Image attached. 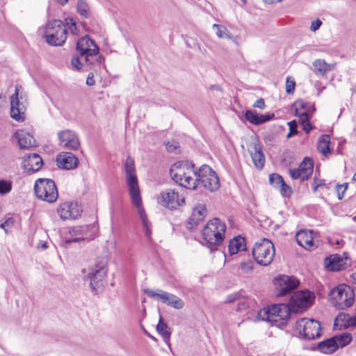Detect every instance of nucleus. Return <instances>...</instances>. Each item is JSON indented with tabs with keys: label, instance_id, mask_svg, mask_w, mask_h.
I'll use <instances>...</instances> for the list:
<instances>
[{
	"label": "nucleus",
	"instance_id": "nucleus-5",
	"mask_svg": "<svg viewBox=\"0 0 356 356\" xmlns=\"http://www.w3.org/2000/svg\"><path fill=\"white\" fill-rule=\"evenodd\" d=\"M332 304L339 309H345L351 307L354 302V293L346 284H340L328 293Z\"/></svg>",
	"mask_w": 356,
	"mask_h": 356
},
{
	"label": "nucleus",
	"instance_id": "nucleus-40",
	"mask_svg": "<svg viewBox=\"0 0 356 356\" xmlns=\"http://www.w3.org/2000/svg\"><path fill=\"white\" fill-rule=\"evenodd\" d=\"M284 181L283 177L279 174L273 173L269 177L270 184L275 188L278 189Z\"/></svg>",
	"mask_w": 356,
	"mask_h": 356
},
{
	"label": "nucleus",
	"instance_id": "nucleus-12",
	"mask_svg": "<svg viewBox=\"0 0 356 356\" xmlns=\"http://www.w3.org/2000/svg\"><path fill=\"white\" fill-rule=\"evenodd\" d=\"M76 50L81 57H84L85 61H88L89 57L97 56L99 52L96 42L88 35L79 39L76 42Z\"/></svg>",
	"mask_w": 356,
	"mask_h": 356
},
{
	"label": "nucleus",
	"instance_id": "nucleus-27",
	"mask_svg": "<svg viewBox=\"0 0 356 356\" xmlns=\"http://www.w3.org/2000/svg\"><path fill=\"white\" fill-rule=\"evenodd\" d=\"M16 137L20 149H29L35 146V138L26 132L17 133Z\"/></svg>",
	"mask_w": 356,
	"mask_h": 356
},
{
	"label": "nucleus",
	"instance_id": "nucleus-58",
	"mask_svg": "<svg viewBox=\"0 0 356 356\" xmlns=\"http://www.w3.org/2000/svg\"><path fill=\"white\" fill-rule=\"evenodd\" d=\"M248 307V302L244 299L238 300V306L236 310L238 312L245 310Z\"/></svg>",
	"mask_w": 356,
	"mask_h": 356
},
{
	"label": "nucleus",
	"instance_id": "nucleus-62",
	"mask_svg": "<svg viewBox=\"0 0 356 356\" xmlns=\"http://www.w3.org/2000/svg\"><path fill=\"white\" fill-rule=\"evenodd\" d=\"M356 327V313L350 316V318H349V325H347L345 326V328H349V327Z\"/></svg>",
	"mask_w": 356,
	"mask_h": 356
},
{
	"label": "nucleus",
	"instance_id": "nucleus-48",
	"mask_svg": "<svg viewBox=\"0 0 356 356\" xmlns=\"http://www.w3.org/2000/svg\"><path fill=\"white\" fill-rule=\"evenodd\" d=\"M296 82L290 76L286 79V92L288 95H293L295 91Z\"/></svg>",
	"mask_w": 356,
	"mask_h": 356
},
{
	"label": "nucleus",
	"instance_id": "nucleus-49",
	"mask_svg": "<svg viewBox=\"0 0 356 356\" xmlns=\"http://www.w3.org/2000/svg\"><path fill=\"white\" fill-rule=\"evenodd\" d=\"M90 238H89V236H80V237H74L72 238L65 239L64 242L65 244H71L72 243H79L81 241H83L86 240L89 241L90 240L93 239L95 236L93 234H90Z\"/></svg>",
	"mask_w": 356,
	"mask_h": 356
},
{
	"label": "nucleus",
	"instance_id": "nucleus-59",
	"mask_svg": "<svg viewBox=\"0 0 356 356\" xmlns=\"http://www.w3.org/2000/svg\"><path fill=\"white\" fill-rule=\"evenodd\" d=\"M240 298V296L238 293H232L227 296V302L232 303L235 302L236 300H238Z\"/></svg>",
	"mask_w": 356,
	"mask_h": 356
},
{
	"label": "nucleus",
	"instance_id": "nucleus-42",
	"mask_svg": "<svg viewBox=\"0 0 356 356\" xmlns=\"http://www.w3.org/2000/svg\"><path fill=\"white\" fill-rule=\"evenodd\" d=\"M178 169L179 170V172H174L173 169L171 168L170 170V173L172 180L175 181L177 184H179L180 186H181L184 176H185V172L182 171L181 168Z\"/></svg>",
	"mask_w": 356,
	"mask_h": 356
},
{
	"label": "nucleus",
	"instance_id": "nucleus-56",
	"mask_svg": "<svg viewBox=\"0 0 356 356\" xmlns=\"http://www.w3.org/2000/svg\"><path fill=\"white\" fill-rule=\"evenodd\" d=\"M291 177L293 179H298L300 177V174L302 172L299 168H294V169H290L289 170Z\"/></svg>",
	"mask_w": 356,
	"mask_h": 356
},
{
	"label": "nucleus",
	"instance_id": "nucleus-61",
	"mask_svg": "<svg viewBox=\"0 0 356 356\" xmlns=\"http://www.w3.org/2000/svg\"><path fill=\"white\" fill-rule=\"evenodd\" d=\"M94 56H92V57H89L88 60L85 61V62L89 65H95V63H97L99 64L101 63L102 56H99L98 58H93Z\"/></svg>",
	"mask_w": 356,
	"mask_h": 356
},
{
	"label": "nucleus",
	"instance_id": "nucleus-24",
	"mask_svg": "<svg viewBox=\"0 0 356 356\" xmlns=\"http://www.w3.org/2000/svg\"><path fill=\"white\" fill-rule=\"evenodd\" d=\"M332 337L320 341L313 348L314 350H318L324 354H332L338 350V346Z\"/></svg>",
	"mask_w": 356,
	"mask_h": 356
},
{
	"label": "nucleus",
	"instance_id": "nucleus-55",
	"mask_svg": "<svg viewBox=\"0 0 356 356\" xmlns=\"http://www.w3.org/2000/svg\"><path fill=\"white\" fill-rule=\"evenodd\" d=\"M300 124L302 130L307 134L314 129V126L310 121L302 122Z\"/></svg>",
	"mask_w": 356,
	"mask_h": 356
},
{
	"label": "nucleus",
	"instance_id": "nucleus-32",
	"mask_svg": "<svg viewBox=\"0 0 356 356\" xmlns=\"http://www.w3.org/2000/svg\"><path fill=\"white\" fill-rule=\"evenodd\" d=\"M95 229V226L94 225H86L83 226H79V227H74L70 229V234L72 236H76V235H82V236H90V235L88 234V231L89 229ZM90 238V237H89Z\"/></svg>",
	"mask_w": 356,
	"mask_h": 356
},
{
	"label": "nucleus",
	"instance_id": "nucleus-36",
	"mask_svg": "<svg viewBox=\"0 0 356 356\" xmlns=\"http://www.w3.org/2000/svg\"><path fill=\"white\" fill-rule=\"evenodd\" d=\"M300 170L302 172L312 173L314 170V161L309 157H305L302 161L300 163Z\"/></svg>",
	"mask_w": 356,
	"mask_h": 356
},
{
	"label": "nucleus",
	"instance_id": "nucleus-22",
	"mask_svg": "<svg viewBox=\"0 0 356 356\" xmlns=\"http://www.w3.org/2000/svg\"><path fill=\"white\" fill-rule=\"evenodd\" d=\"M297 243L306 250L315 247L312 231L300 230L296 235Z\"/></svg>",
	"mask_w": 356,
	"mask_h": 356
},
{
	"label": "nucleus",
	"instance_id": "nucleus-11",
	"mask_svg": "<svg viewBox=\"0 0 356 356\" xmlns=\"http://www.w3.org/2000/svg\"><path fill=\"white\" fill-rule=\"evenodd\" d=\"M143 291L149 298L159 300L175 309H181L184 307V302L181 298L167 291L158 289V292H155L149 289H144Z\"/></svg>",
	"mask_w": 356,
	"mask_h": 356
},
{
	"label": "nucleus",
	"instance_id": "nucleus-51",
	"mask_svg": "<svg viewBox=\"0 0 356 356\" xmlns=\"http://www.w3.org/2000/svg\"><path fill=\"white\" fill-rule=\"evenodd\" d=\"M65 27L67 26L72 33H74L77 30L76 24L75 20L72 17H67L65 19Z\"/></svg>",
	"mask_w": 356,
	"mask_h": 356
},
{
	"label": "nucleus",
	"instance_id": "nucleus-44",
	"mask_svg": "<svg viewBox=\"0 0 356 356\" xmlns=\"http://www.w3.org/2000/svg\"><path fill=\"white\" fill-rule=\"evenodd\" d=\"M289 131L286 135L287 138H290L293 136H296L299 134V131L298 130V122L296 120H293L287 123Z\"/></svg>",
	"mask_w": 356,
	"mask_h": 356
},
{
	"label": "nucleus",
	"instance_id": "nucleus-39",
	"mask_svg": "<svg viewBox=\"0 0 356 356\" xmlns=\"http://www.w3.org/2000/svg\"><path fill=\"white\" fill-rule=\"evenodd\" d=\"M181 186L186 188L195 189L198 187V181H196V178L193 179L191 176H187L185 174L182 181Z\"/></svg>",
	"mask_w": 356,
	"mask_h": 356
},
{
	"label": "nucleus",
	"instance_id": "nucleus-25",
	"mask_svg": "<svg viewBox=\"0 0 356 356\" xmlns=\"http://www.w3.org/2000/svg\"><path fill=\"white\" fill-rule=\"evenodd\" d=\"M203 187L210 192H215L220 188V181L218 175H210L198 182V187Z\"/></svg>",
	"mask_w": 356,
	"mask_h": 356
},
{
	"label": "nucleus",
	"instance_id": "nucleus-7",
	"mask_svg": "<svg viewBox=\"0 0 356 356\" xmlns=\"http://www.w3.org/2000/svg\"><path fill=\"white\" fill-rule=\"evenodd\" d=\"M273 283L277 298L291 296L300 284V280L295 276L284 274H280L274 277Z\"/></svg>",
	"mask_w": 356,
	"mask_h": 356
},
{
	"label": "nucleus",
	"instance_id": "nucleus-20",
	"mask_svg": "<svg viewBox=\"0 0 356 356\" xmlns=\"http://www.w3.org/2000/svg\"><path fill=\"white\" fill-rule=\"evenodd\" d=\"M207 214V209L204 204L196 206L188 220L187 228L192 229L202 222Z\"/></svg>",
	"mask_w": 356,
	"mask_h": 356
},
{
	"label": "nucleus",
	"instance_id": "nucleus-1",
	"mask_svg": "<svg viewBox=\"0 0 356 356\" xmlns=\"http://www.w3.org/2000/svg\"><path fill=\"white\" fill-rule=\"evenodd\" d=\"M124 165L126 183L129 188V193L132 204L138 209V212L143 224L145 235L149 239L152 235L151 222L148 220L145 209L142 207V198L138 178L136 174L134 160L130 156H128Z\"/></svg>",
	"mask_w": 356,
	"mask_h": 356
},
{
	"label": "nucleus",
	"instance_id": "nucleus-15",
	"mask_svg": "<svg viewBox=\"0 0 356 356\" xmlns=\"http://www.w3.org/2000/svg\"><path fill=\"white\" fill-rule=\"evenodd\" d=\"M43 165L42 157L37 153L26 154L23 156L22 168L28 175H33L40 170Z\"/></svg>",
	"mask_w": 356,
	"mask_h": 356
},
{
	"label": "nucleus",
	"instance_id": "nucleus-8",
	"mask_svg": "<svg viewBox=\"0 0 356 356\" xmlns=\"http://www.w3.org/2000/svg\"><path fill=\"white\" fill-rule=\"evenodd\" d=\"M34 192L38 199L49 203L54 202L58 197L56 184L51 179H38L34 184Z\"/></svg>",
	"mask_w": 356,
	"mask_h": 356
},
{
	"label": "nucleus",
	"instance_id": "nucleus-9",
	"mask_svg": "<svg viewBox=\"0 0 356 356\" xmlns=\"http://www.w3.org/2000/svg\"><path fill=\"white\" fill-rule=\"evenodd\" d=\"M315 294L309 290H300L293 293L289 298V304L293 309V313L305 311L314 302Z\"/></svg>",
	"mask_w": 356,
	"mask_h": 356
},
{
	"label": "nucleus",
	"instance_id": "nucleus-64",
	"mask_svg": "<svg viewBox=\"0 0 356 356\" xmlns=\"http://www.w3.org/2000/svg\"><path fill=\"white\" fill-rule=\"evenodd\" d=\"M177 147L178 146L175 143H170V142H168L166 144V148L169 152H174L175 149H177Z\"/></svg>",
	"mask_w": 356,
	"mask_h": 356
},
{
	"label": "nucleus",
	"instance_id": "nucleus-2",
	"mask_svg": "<svg viewBox=\"0 0 356 356\" xmlns=\"http://www.w3.org/2000/svg\"><path fill=\"white\" fill-rule=\"evenodd\" d=\"M293 309L289 302L278 303L263 308L257 314V318L264 321L270 322L278 327L285 326L290 319Z\"/></svg>",
	"mask_w": 356,
	"mask_h": 356
},
{
	"label": "nucleus",
	"instance_id": "nucleus-23",
	"mask_svg": "<svg viewBox=\"0 0 356 356\" xmlns=\"http://www.w3.org/2000/svg\"><path fill=\"white\" fill-rule=\"evenodd\" d=\"M77 207V202H65L59 206L58 208V213L60 218L67 220L69 218H76L80 216L78 210L76 211H72V207Z\"/></svg>",
	"mask_w": 356,
	"mask_h": 356
},
{
	"label": "nucleus",
	"instance_id": "nucleus-33",
	"mask_svg": "<svg viewBox=\"0 0 356 356\" xmlns=\"http://www.w3.org/2000/svg\"><path fill=\"white\" fill-rule=\"evenodd\" d=\"M90 6L86 0H78L76 3V12L83 19L89 17Z\"/></svg>",
	"mask_w": 356,
	"mask_h": 356
},
{
	"label": "nucleus",
	"instance_id": "nucleus-26",
	"mask_svg": "<svg viewBox=\"0 0 356 356\" xmlns=\"http://www.w3.org/2000/svg\"><path fill=\"white\" fill-rule=\"evenodd\" d=\"M229 252L231 255L235 254L240 251L246 250L245 239L241 236H235L230 240L228 245Z\"/></svg>",
	"mask_w": 356,
	"mask_h": 356
},
{
	"label": "nucleus",
	"instance_id": "nucleus-14",
	"mask_svg": "<svg viewBox=\"0 0 356 356\" xmlns=\"http://www.w3.org/2000/svg\"><path fill=\"white\" fill-rule=\"evenodd\" d=\"M158 202L169 209H176L178 207L185 202L184 198L180 197L177 192L172 190H166L160 193L158 197Z\"/></svg>",
	"mask_w": 356,
	"mask_h": 356
},
{
	"label": "nucleus",
	"instance_id": "nucleus-16",
	"mask_svg": "<svg viewBox=\"0 0 356 356\" xmlns=\"http://www.w3.org/2000/svg\"><path fill=\"white\" fill-rule=\"evenodd\" d=\"M25 109L23 102L19 99L18 89L16 88L10 99V117L17 122L24 121Z\"/></svg>",
	"mask_w": 356,
	"mask_h": 356
},
{
	"label": "nucleus",
	"instance_id": "nucleus-37",
	"mask_svg": "<svg viewBox=\"0 0 356 356\" xmlns=\"http://www.w3.org/2000/svg\"><path fill=\"white\" fill-rule=\"evenodd\" d=\"M298 106L300 109H305L306 111L310 110V111L315 112L316 108L313 103L309 102H304L300 99L296 100L292 105L291 107Z\"/></svg>",
	"mask_w": 356,
	"mask_h": 356
},
{
	"label": "nucleus",
	"instance_id": "nucleus-41",
	"mask_svg": "<svg viewBox=\"0 0 356 356\" xmlns=\"http://www.w3.org/2000/svg\"><path fill=\"white\" fill-rule=\"evenodd\" d=\"M213 29L216 30V35L219 38H229V31L224 26L214 24Z\"/></svg>",
	"mask_w": 356,
	"mask_h": 356
},
{
	"label": "nucleus",
	"instance_id": "nucleus-43",
	"mask_svg": "<svg viewBox=\"0 0 356 356\" xmlns=\"http://www.w3.org/2000/svg\"><path fill=\"white\" fill-rule=\"evenodd\" d=\"M12 190V183L6 179H0V195H3Z\"/></svg>",
	"mask_w": 356,
	"mask_h": 356
},
{
	"label": "nucleus",
	"instance_id": "nucleus-6",
	"mask_svg": "<svg viewBox=\"0 0 356 356\" xmlns=\"http://www.w3.org/2000/svg\"><path fill=\"white\" fill-rule=\"evenodd\" d=\"M252 254L258 264L267 266L271 264L275 256L274 245L269 239L261 238L254 243Z\"/></svg>",
	"mask_w": 356,
	"mask_h": 356
},
{
	"label": "nucleus",
	"instance_id": "nucleus-13",
	"mask_svg": "<svg viewBox=\"0 0 356 356\" xmlns=\"http://www.w3.org/2000/svg\"><path fill=\"white\" fill-rule=\"evenodd\" d=\"M324 265L326 270L331 272L344 270L350 266L348 254V252H343V255L339 254H330L325 258Z\"/></svg>",
	"mask_w": 356,
	"mask_h": 356
},
{
	"label": "nucleus",
	"instance_id": "nucleus-54",
	"mask_svg": "<svg viewBox=\"0 0 356 356\" xmlns=\"http://www.w3.org/2000/svg\"><path fill=\"white\" fill-rule=\"evenodd\" d=\"M71 64L72 65V67L77 70H81L83 65V63L80 61V58L78 56H74L72 58Z\"/></svg>",
	"mask_w": 356,
	"mask_h": 356
},
{
	"label": "nucleus",
	"instance_id": "nucleus-18",
	"mask_svg": "<svg viewBox=\"0 0 356 356\" xmlns=\"http://www.w3.org/2000/svg\"><path fill=\"white\" fill-rule=\"evenodd\" d=\"M56 163L59 168L72 170L77 168L79 159L72 152H61L56 156Z\"/></svg>",
	"mask_w": 356,
	"mask_h": 356
},
{
	"label": "nucleus",
	"instance_id": "nucleus-46",
	"mask_svg": "<svg viewBox=\"0 0 356 356\" xmlns=\"http://www.w3.org/2000/svg\"><path fill=\"white\" fill-rule=\"evenodd\" d=\"M240 268L244 273L250 272L254 268V262L251 259L243 260L240 264Z\"/></svg>",
	"mask_w": 356,
	"mask_h": 356
},
{
	"label": "nucleus",
	"instance_id": "nucleus-35",
	"mask_svg": "<svg viewBox=\"0 0 356 356\" xmlns=\"http://www.w3.org/2000/svg\"><path fill=\"white\" fill-rule=\"evenodd\" d=\"M349 318H350V314H348L347 313H344V312H340L337 316V317L334 318V327L337 326L338 322L341 321V322H342V324L340 325L339 329L340 330L346 329L345 326H346L347 325H349Z\"/></svg>",
	"mask_w": 356,
	"mask_h": 356
},
{
	"label": "nucleus",
	"instance_id": "nucleus-47",
	"mask_svg": "<svg viewBox=\"0 0 356 356\" xmlns=\"http://www.w3.org/2000/svg\"><path fill=\"white\" fill-rule=\"evenodd\" d=\"M67 149H72V150H76L79 149L80 146V143L78 139L77 135L74 136V138H72L70 141H68L67 143H65L64 145Z\"/></svg>",
	"mask_w": 356,
	"mask_h": 356
},
{
	"label": "nucleus",
	"instance_id": "nucleus-63",
	"mask_svg": "<svg viewBox=\"0 0 356 356\" xmlns=\"http://www.w3.org/2000/svg\"><path fill=\"white\" fill-rule=\"evenodd\" d=\"M86 84L89 86H92L95 85L94 75L92 73H90L88 75V77L86 79Z\"/></svg>",
	"mask_w": 356,
	"mask_h": 356
},
{
	"label": "nucleus",
	"instance_id": "nucleus-21",
	"mask_svg": "<svg viewBox=\"0 0 356 356\" xmlns=\"http://www.w3.org/2000/svg\"><path fill=\"white\" fill-rule=\"evenodd\" d=\"M250 153L255 168L258 170L263 169L266 159L261 145L259 143H254L252 149L250 151Z\"/></svg>",
	"mask_w": 356,
	"mask_h": 356
},
{
	"label": "nucleus",
	"instance_id": "nucleus-17",
	"mask_svg": "<svg viewBox=\"0 0 356 356\" xmlns=\"http://www.w3.org/2000/svg\"><path fill=\"white\" fill-rule=\"evenodd\" d=\"M243 117L250 124L258 126L275 119V115L273 113L261 114L255 110L248 109L243 113Z\"/></svg>",
	"mask_w": 356,
	"mask_h": 356
},
{
	"label": "nucleus",
	"instance_id": "nucleus-45",
	"mask_svg": "<svg viewBox=\"0 0 356 356\" xmlns=\"http://www.w3.org/2000/svg\"><path fill=\"white\" fill-rule=\"evenodd\" d=\"M280 194L284 197H290L293 193L292 188L285 181L282 182V185L278 188Z\"/></svg>",
	"mask_w": 356,
	"mask_h": 356
},
{
	"label": "nucleus",
	"instance_id": "nucleus-10",
	"mask_svg": "<svg viewBox=\"0 0 356 356\" xmlns=\"http://www.w3.org/2000/svg\"><path fill=\"white\" fill-rule=\"evenodd\" d=\"M296 330L307 340L318 339L322 335L319 321L314 319L301 318L296 321Z\"/></svg>",
	"mask_w": 356,
	"mask_h": 356
},
{
	"label": "nucleus",
	"instance_id": "nucleus-53",
	"mask_svg": "<svg viewBox=\"0 0 356 356\" xmlns=\"http://www.w3.org/2000/svg\"><path fill=\"white\" fill-rule=\"evenodd\" d=\"M182 165L186 167L187 169H189V168L193 169L195 168V164L192 161H189L177 162V163H174L172 167L176 168H181Z\"/></svg>",
	"mask_w": 356,
	"mask_h": 356
},
{
	"label": "nucleus",
	"instance_id": "nucleus-57",
	"mask_svg": "<svg viewBox=\"0 0 356 356\" xmlns=\"http://www.w3.org/2000/svg\"><path fill=\"white\" fill-rule=\"evenodd\" d=\"M321 25L322 22L319 19H317L312 22L310 26V30L313 32H315L319 29Z\"/></svg>",
	"mask_w": 356,
	"mask_h": 356
},
{
	"label": "nucleus",
	"instance_id": "nucleus-60",
	"mask_svg": "<svg viewBox=\"0 0 356 356\" xmlns=\"http://www.w3.org/2000/svg\"><path fill=\"white\" fill-rule=\"evenodd\" d=\"M252 106L254 108H260V109H264L266 107V104H265V102H264V99L259 98V99H257L254 103Z\"/></svg>",
	"mask_w": 356,
	"mask_h": 356
},
{
	"label": "nucleus",
	"instance_id": "nucleus-52",
	"mask_svg": "<svg viewBox=\"0 0 356 356\" xmlns=\"http://www.w3.org/2000/svg\"><path fill=\"white\" fill-rule=\"evenodd\" d=\"M314 113V112L310 111V110H307L301 113L299 117L300 123L310 121V119L312 118Z\"/></svg>",
	"mask_w": 356,
	"mask_h": 356
},
{
	"label": "nucleus",
	"instance_id": "nucleus-38",
	"mask_svg": "<svg viewBox=\"0 0 356 356\" xmlns=\"http://www.w3.org/2000/svg\"><path fill=\"white\" fill-rule=\"evenodd\" d=\"M76 135V134H75V132H74L71 130L67 129L65 131H60L58 134V137L59 140L61 143L65 144V143H67L68 141H70L71 140V138H74V136Z\"/></svg>",
	"mask_w": 356,
	"mask_h": 356
},
{
	"label": "nucleus",
	"instance_id": "nucleus-4",
	"mask_svg": "<svg viewBox=\"0 0 356 356\" xmlns=\"http://www.w3.org/2000/svg\"><path fill=\"white\" fill-rule=\"evenodd\" d=\"M67 31L64 22L60 19L49 21L45 26L44 37L51 46H61L66 41Z\"/></svg>",
	"mask_w": 356,
	"mask_h": 356
},
{
	"label": "nucleus",
	"instance_id": "nucleus-30",
	"mask_svg": "<svg viewBox=\"0 0 356 356\" xmlns=\"http://www.w3.org/2000/svg\"><path fill=\"white\" fill-rule=\"evenodd\" d=\"M216 172L208 165H202L197 171H194V175L196 177V181H200L203 179L214 175Z\"/></svg>",
	"mask_w": 356,
	"mask_h": 356
},
{
	"label": "nucleus",
	"instance_id": "nucleus-29",
	"mask_svg": "<svg viewBox=\"0 0 356 356\" xmlns=\"http://www.w3.org/2000/svg\"><path fill=\"white\" fill-rule=\"evenodd\" d=\"M332 337L334 338V341L336 342L337 346H338V349L348 346L353 341V336L349 332L337 334Z\"/></svg>",
	"mask_w": 356,
	"mask_h": 356
},
{
	"label": "nucleus",
	"instance_id": "nucleus-31",
	"mask_svg": "<svg viewBox=\"0 0 356 356\" xmlns=\"http://www.w3.org/2000/svg\"><path fill=\"white\" fill-rule=\"evenodd\" d=\"M156 328L158 333L164 339V340L170 339L171 332L169 331L168 324L163 321V318L161 316L159 317V323Z\"/></svg>",
	"mask_w": 356,
	"mask_h": 356
},
{
	"label": "nucleus",
	"instance_id": "nucleus-28",
	"mask_svg": "<svg viewBox=\"0 0 356 356\" xmlns=\"http://www.w3.org/2000/svg\"><path fill=\"white\" fill-rule=\"evenodd\" d=\"M330 137L328 134H324L319 137L317 149L322 154L323 156L327 157L332 154V150L330 147Z\"/></svg>",
	"mask_w": 356,
	"mask_h": 356
},
{
	"label": "nucleus",
	"instance_id": "nucleus-19",
	"mask_svg": "<svg viewBox=\"0 0 356 356\" xmlns=\"http://www.w3.org/2000/svg\"><path fill=\"white\" fill-rule=\"evenodd\" d=\"M106 275L103 267L92 270L84 278L85 281H90V288L94 294H97V289L102 286V279Z\"/></svg>",
	"mask_w": 356,
	"mask_h": 356
},
{
	"label": "nucleus",
	"instance_id": "nucleus-34",
	"mask_svg": "<svg viewBox=\"0 0 356 356\" xmlns=\"http://www.w3.org/2000/svg\"><path fill=\"white\" fill-rule=\"evenodd\" d=\"M313 67L316 71L318 72L322 75H324L330 71V65L322 59L315 60L313 62Z\"/></svg>",
	"mask_w": 356,
	"mask_h": 356
},
{
	"label": "nucleus",
	"instance_id": "nucleus-3",
	"mask_svg": "<svg viewBox=\"0 0 356 356\" xmlns=\"http://www.w3.org/2000/svg\"><path fill=\"white\" fill-rule=\"evenodd\" d=\"M226 225L219 218H214L204 227L202 234L204 245L212 252L218 250L225 238Z\"/></svg>",
	"mask_w": 356,
	"mask_h": 356
},
{
	"label": "nucleus",
	"instance_id": "nucleus-50",
	"mask_svg": "<svg viewBox=\"0 0 356 356\" xmlns=\"http://www.w3.org/2000/svg\"><path fill=\"white\" fill-rule=\"evenodd\" d=\"M321 186H325L326 188H329V186L325 184L324 179H318L316 177H314V183L312 184L313 193H316L318 188Z\"/></svg>",
	"mask_w": 356,
	"mask_h": 356
}]
</instances>
